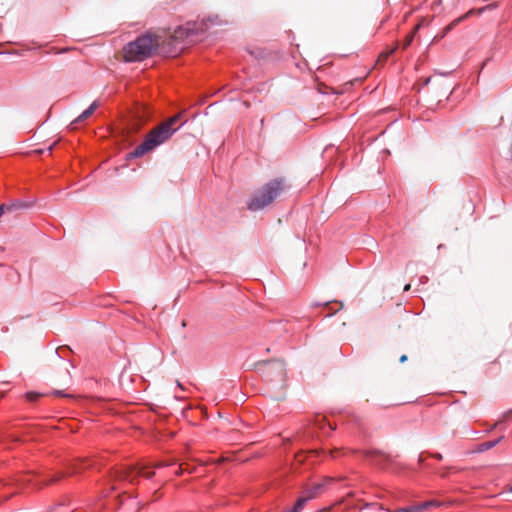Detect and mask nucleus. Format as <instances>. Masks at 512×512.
<instances>
[{"label":"nucleus","instance_id":"nucleus-1","mask_svg":"<svg viewBox=\"0 0 512 512\" xmlns=\"http://www.w3.org/2000/svg\"><path fill=\"white\" fill-rule=\"evenodd\" d=\"M181 119V114H175L165 120L161 125L153 129L146 139L127 155V159H136L154 151L156 148L168 141L181 127L185 121L175 127Z\"/></svg>","mask_w":512,"mask_h":512},{"label":"nucleus","instance_id":"nucleus-2","mask_svg":"<svg viewBox=\"0 0 512 512\" xmlns=\"http://www.w3.org/2000/svg\"><path fill=\"white\" fill-rule=\"evenodd\" d=\"M288 188L284 178H274L250 195L246 202V208L251 212L260 211L285 193Z\"/></svg>","mask_w":512,"mask_h":512},{"label":"nucleus","instance_id":"nucleus-3","mask_svg":"<svg viewBox=\"0 0 512 512\" xmlns=\"http://www.w3.org/2000/svg\"><path fill=\"white\" fill-rule=\"evenodd\" d=\"M158 49H160L158 36L146 31L135 40L128 42L123 51L126 62H138L152 57Z\"/></svg>","mask_w":512,"mask_h":512},{"label":"nucleus","instance_id":"nucleus-4","mask_svg":"<svg viewBox=\"0 0 512 512\" xmlns=\"http://www.w3.org/2000/svg\"><path fill=\"white\" fill-rule=\"evenodd\" d=\"M218 15L208 16L203 18L201 21L187 22L185 26L178 28V37H185L190 42L198 40V38L204 35L212 25H219Z\"/></svg>","mask_w":512,"mask_h":512},{"label":"nucleus","instance_id":"nucleus-5","mask_svg":"<svg viewBox=\"0 0 512 512\" xmlns=\"http://www.w3.org/2000/svg\"><path fill=\"white\" fill-rule=\"evenodd\" d=\"M94 466V461L89 459H77L75 461L69 462L66 466L65 471L57 472L53 475H49L45 480V484L56 482L68 475L78 474L88 468Z\"/></svg>","mask_w":512,"mask_h":512},{"label":"nucleus","instance_id":"nucleus-6","mask_svg":"<svg viewBox=\"0 0 512 512\" xmlns=\"http://www.w3.org/2000/svg\"><path fill=\"white\" fill-rule=\"evenodd\" d=\"M336 429V423L330 422L326 416L316 414L311 420L307 433L311 437L329 436Z\"/></svg>","mask_w":512,"mask_h":512},{"label":"nucleus","instance_id":"nucleus-7","mask_svg":"<svg viewBox=\"0 0 512 512\" xmlns=\"http://www.w3.org/2000/svg\"><path fill=\"white\" fill-rule=\"evenodd\" d=\"M153 466L149 464H138L121 472V477L131 483H135L139 477L150 479L154 476Z\"/></svg>","mask_w":512,"mask_h":512},{"label":"nucleus","instance_id":"nucleus-8","mask_svg":"<svg viewBox=\"0 0 512 512\" xmlns=\"http://www.w3.org/2000/svg\"><path fill=\"white\" fill-rule=\"evenodd\" d=\"M364 457L382 470L388 469L393 464L391 457L379 450H367L364 452Z\"/></svg>","mask_w":512,"mask_h":512},{"label":"nucleus","instance_id":"nucleus-9","mask_svg":"<svg viewBox=\"0 0 512 512\" xmlns=\"http://www.w3.org/2000/svg\"><path fill=\"white\" fill-rule=\"evenodd\" d=\"M35 200H21V199H14L8 203L1 204L5 207V213L10 211H16V210H26L30 209L34 206Z\"/></svg>","mask_w":512,"mask_h":512},{"label":"nucleus","instance_id":"nucleus-10","mask_svg":"<svg viewBox=\"0 0 512 512\" xmlns=\"http://www.w3.org/2000/svg\"><path fill=\"white\" fill-rule=\"evenodd\" d=\"M259 366L269 365L275 371L278 377L282 378L285 374V363L279 359H272L258 363Z\"/></svg>","mask_w":512,"mask_h":512},{"label":"nucleus","instance_id":"nucleus-11","mask_svg":"<svg viewBox=\"0 0 512 512\" xmlns=\"http://www.w3.org/2000/svg\"><path fill=\"white\" fill-rule=\"evenodd\" d=\"M99 107V101L94 100L88 108H86L75 120L76 123L82 122L86 119H88L95 110Z\"/></svg>","mask_w":512,"mask_h":512},{"label":"nucleus","instance_id":"nucleus-12","mask_svg":"<svg viewBox=\"0 0 512 512\" xmlns=\"http://www.w3.org/2000/svg\"><path fill=\"white\" fill-rule=\"evenodd\" d=\"M324 483H315L303 491L307 496H311V500L324 490Z\"/></svg>","mask_w":512,"mask_h":512},{"label":"nucleus","instance_id":"nucleus-13","mask_svg":"<svg viewBox=\"0 0 512 512\" xmlns=\"http://www.w3.org/2000/svg\"><path fill=\"white\" fill-rule=\"evenodd\" d=\"M466 16H462V17H459L457 19H455L454 21H452L450 24H448L447 26H445L441 32H439L437 34V36L435 38H438V39H442L444 38L450 31H452L454 29V27L456 25H458L463 19H465Z\"/></svg>","mask_w":512,"mask_h":512},{"label":"nucleus","instance_id":"nucleus-14","mask_svg":"<svg viewBox=\"0 0 512 512\" xmlns=\"http://www.w3.org/2000/svg\"><path fill=\"white\" fill-rule=\"evenodd\" d=\"M310 500H311V496H307L303 492V494L296 499L294 505L292 506L294 512H300L304 508L306 503Z\"/></svg>","mask_w":512,"mask_h":512},{"label":"nucleus","instance_id":"nucleus-15","mask_svg":"<svg viewBox=\"0 0 512 512\" xmlns=\"http://www.w3.org/2000/svg\"><path fill=\"white\" fill-rule=\"evenodd\" d=\"M419 508V512H424L426 510H430L432 508L440 506V502L437 500H427L421 503H416Z\"/></svg>","mask_w":512,"mask_h":512},{"label":"nucleus","instance_id":"nucleus-16","mask_svg":"<svg viewBox=\"0 0 512 512\" xmlns=\"http://www.w3.org/2000/svg\"><path fill=\"white\" fill-rule=\"evenodd\" d=\"M338 415H339V418L343 421L347 420L348 422H353V423H357L359 421V419L356 415H354L353 413L346 411V410L339 411Z\"/></svg>","mask_w":512,"mask_h":512},{"label":"nucleus","instance_id":"nucleus-17","mask_svg":"<svg viewBox=\"0 0 512 512\" xmlns=\"http://www.w3.org/2000/svg\"><path fill=\"white\" fill-rule=\"evenodd\" d=\"M494 448L493 444L491 443V441H486V442H482V443H479L476 448H475V452L477 453H483L485 451H488L490 449Z\"/></svg>","mask_w":512,"mask_h":512},{"label":"nucleus","instance_id":"nucleus-18","mask_svg":"<svg viewBox=\"0 0 512 512\" xmlns=\"http://www.w3.org/2000/svg\"><path fill=\"white\" fill-rule=\"evenodd\" d=\"M391 512H419V508L417 507V504H412L397 508Z\"/></svg>","mask_w":512,"mask_h":512},{"label":"nucleus","instance_id":"nucleus-19","mask_svg":"<svg viewBox=\"0 0 512 512\" xmlns=\"http://www.w3.org/2000/svg\"><path fill=\"white\" fill-rule=\"evenodd\" d=\"M55 352L59 358H64L71 352V348L69 346H60L55 350Z\"/></svg>","mask_w":512,"mask_h":512},{"label":"nucleus","instance_id":"nucleus-20","mask_svg":"<svg viewBox=\"0 0 512 512\" xmlns=\"http://www.w3.org/2000/svg\"><path fill=\"white\" fill-rule=\"evenodd\" d=\"M333 301H326L324 303H321V302H314L312 303V307L316 308V307H320V306H324L326 308H328L330 306V304L332 303ZM335 303H338L340 305V309H342L344 307V304L342 301H334Z\"/></svg>","mask_w":512,"mask_h":512},{"label":"nucleus","instance_id":"nucleus-21","mask_svg":"<svg viewBox=\"0 0 512 512\" xmlns=\"http://www.w3.org/2000/svg\"><path fill=\"white\" fill-rule=\"evenodd\" d=\"M25 397L29 402H36L41 397V394L38 392L29 391L25 394Z\"/></svg>","mask_w":512,"mask_h":512},{"label":"nucleus","instance_id":"nucleus-22","mask_svg":"<svg viewBox=\"0 0 512 512\" xmlns=\"http://www.w3.org/2000/svg\"><path fill=\"white\" fill-rule=\"evenodd\" d=\"M419 28H420V25H418V26L415 28V30H414V32H413V33H411L410 35H408V36L405 38L404 46H403V48H404V49H405V48H407V47H409V46L411 45V43L413 42V39H414V35H415V33L418 31V29H419Z\"/></svg>","mask_w":512,"mask_h":512},{"label":"nucleus","instance_id":"nucleus-23","mask_svg":"<svg viewBox=\"0 0 512 512\" xmlns=\"http://www.w3.org/2000/svg\"><path fill=\"white\" fill-rule=\"evenodd\" d=\"M179 468L183 471V472H189V473H192L195 469L194 465L189 463V462H183L180 464Z\"/></svg>","mask_w":512,"mask_h":512},{"label":"nucleus","instance_id":"nucleus-24","mask_svg":"<svg viewBox=\"0 0 512 512\" xmlns=\"http://www.w3.org/2000/svg\"><path fill=\"white\" fill-rule=\"evenodd\" d=\"M9 382L0 383V396H4V394L8 391Z\"/></svg>","mask_w":512,"mask_h":512},{"label":"nucleus","instance_id":"nucleus-25","mask_svg":"<svg viewBox=\"0 0 512 512\" xmlns=\"http://www.w3.org/2000/svg\"><path fill=\"white\" fill-rule=\"evenodd\" d=\"M505 439V436L504 435H501L499 436L498 438L494 439V440H490L491 443L493 444V446H497L500 442H502L503 440Z\"/></svg>","mask_w":512,"mask_h":512},{"label":"nucleus","instance_id":"nucleus-26","mask_svg":"<svg viewBox=\"0 0 512 512\" xmlns=\"http://www.w3.org/2000/svg\"><path fill=\"white\" fill-rule=\"evenodd\" d=\"M427 455H428V456H431V457H433V458H435V459H437V460H439V461H441V460L443 459L442 454H441V453H438V452L433 453V454H427Z\"/></svg>","mask_w":512,"mask_h":512},{"label":"nucleus","instance_id":"nucleus-27","mask_svg":"<svg viewBox=\"0 0 512 512\" xmlns=\"http://www.w3.org/2000/svg\"><path fill=\"white\" fill-rule=\"evenodd\" d=\"M424 455H425V452H421V453L419 454V456H418V463H419L420 465H423V464H424V460H425V456H424Z\"/></svg>","mask_w":512,"mask_h":512},{"label":"nucleus","instance_id":"nucleus-28","mask_svg":"<svg viewBox=\"0 0 512 512\" xmlns=\"http://www.w3.org/2000/svg\"><path fill=\"white\" fill-rule=\"evenodd\" d=\"M263 54H264V52L262 50H257L255 52H252V55L255 56L256 58H262Z\"/></svg>","mask_w":512,"mask_h":512},{"label":"nucleus","instance_id":"nucleus-29","mask_svg":"<svg viewBox=\"0 0 512 512\" xmlns=\"http://www.w3.org/2000/svg\"><path fill=\"white\" fill-rule=\"evenodd\" d=\"M125 371H126V365L122 368V371H121V373H120V375H119V381H120V382H122V381H123Z\"/></svg>","mask_w":512,"mask_h":512},{"label":"nucleus","instance_id":"nucleus-30","mask_svg":"<svg viewBox=\"0 0 512 512\" xmlns=\"http://www.w3.org/2000/svg\"><path fill=\"white\" fill-rule=\"evenodd\" d=\"M419 282H420L421 284L427 283V282H428V277H427V276H421V277L419 278Z\"/></svg>","mask_w":512,"mask_h":512},{"label":"nucleus","instance_id":"nucleus-31","mask_svg":"<svg viewBox=\"0 0 512 512\" xmlns=\"http://www.w3.org/2000/svg\"><path fill=\"white\" fill-rule=\"evenodd\" d=\"M407 359H408V358H407V355L403 354V355L400 357L399 362H400V363H404V362H406V361H407Z\"/></svg>","mask_w":512,"mask_h":512},{"label":"nucleus","instance_id":"nucleus-32","mask_svg":"<svg viewBox=\"0 0 512 512\" xmlns=\"http://www.w3.org/2000/svg\"><path fill=\"white\" fill-rule=\"evenodd\" d=\"M54 394L57 395V396H63L64 395V391H62V390H55Z\"/></svg>","mask_w":512,"mask_h":512},{"label":"nucleus","instance_id":"nucleus-33","mask_svg":"<svg viewBox=\"0 0 512 512\" xmlns=\"http://www.w3.org/2000/svg\"><path fill=\"white\" fill-rule=\"evenodd\" d=\"M5 214V207L0 204V217Z\"/></svg>","mask_w":512,"mask_h":512},{"label":"nucleus","instance_id":"nucleus-34","mask_svg":"<svg viewBox=\"0 0 512 512\" xmlns=\"http://www.w3.org/2000/svg\"><path fill=\"white\" fill-rule=\"evenodd\" d=\"M400 470V466L399 465H394L393 468H392V472H397Z\"/></svg>","mask_w":512,"mask_h":512},{"label":"nucleus","instance_id":"nucleus-35","mask_svg":"<svg viewBox=\"0 0 512 512\" xmlns=\"http://www.w3.org/2000/svg\"><path fill=\"white\" fill-rule=\"evenodd\" d=\"M498 424H499V422H497V423H495L494 425H492V426L488 429V432H490V431L494 430V429L497 427V425H498Z\"/></svg>","mask_w":512,"mask_h":512},{"label":"nucleus","instance_id":"nucleus-36","mask_svg":"<svg viewBox=\"0 0 512 512\" xmlns=\"http://www.w3.org/2000/svg\"><path fill=\"white\" fill-rule=\"evenodd\" d=\"M337 311H338V310H336V311H332V312L328 313V314L326 315V317H331V316L335 315V314L337 313Z\"/></svg>","mask_w":512,"mask_h":512},{"label":"nucleus","instance_id":"nucleus-37","mask_svg":"<svg viewBox=\"0 0 512 512\" xmlns=\"http://www.w3.org/2000/svg\"><path fill=\"white\" fill-rule=\"evenodd\" d=\"M411 287V284H406L404 287V291H408Z\"/></svg>","mask_w":512,"mask_h":512},{"label":"nucleus","instance_id":"nucleus-38","mask_svg":"<svg viewBox=\"0 0 512 512\" xmlns=\"http://www.w3.org/2000/svg\"><path fill=\"white\" fill-rule=\"evenodd\" d=\"M338 453H339V451H334V452H332V453H331V456H332V457H337V456H338Z\"/></svg>","mask_w":512,"mask_h":512},{"label":"nucleus","instance_id":"nucleus-39","mask_svg":"<svg viewBox=\"0 0 512 512\" xmlns=\"http://www.w3.org/2000/svg\"><path fill=\"white\" fill-rule=\"evenodd\" d=\"M489 60H490V58H487V59L484 61L483 65H482V68H483L485 65H487V63H488V61H489Z\"/></svg>","mask_w":512,"mask_h":512},{"label":"nucleus","instance_id":"nucleus-40","mask_svg":"<svg viewBox=\"0 0 512 512\" xmlns=\"http://www.w3.org/2000/svg\"><path fill=\"white\" fill-rule=\"evenodd\" d=\"M282 512H294V510H293V508L291 507V508H289V509H287V510H284V511H282Z\"/></svg>","mask_w":512,"mask_h":512},{"label":"nucleus","instance_id":"nucleus-41","mask_svg":"<svg viewBox=\"0 0 512 512\" xmlns=\"http://www.w3.org/2000/svg\"><path fill=\"white\" fill-rule=\"evenodd\" d=\"M177 385L178 387H180L181 389H183L182 385L180 384V382H177Z\"/></svg>","mask_w":512,"mask_h":512},{"label":"nucleus","instance_id":"nucleus-42","mask_svg":"<svg viewBox=\"0 0 512 512\" xmlns=\"http://www.w3.org/2000/svg\"><path fill=\"white\" fill-rule=\"evenodd\" d=\"M446 475H447V472L441 474L442 477H445Z\"/></svg>","mask_w":512,"mask_h":512},{"label":"nucleus","instance_id":"nucleus-43","mask_svg":"<svg viewBox=\"0 0 512 512\" xmlns=\"http://www.w3.org/2000/svg\"><path fill=\"white\" fill-rule=\"evenodd\" d=\"M509 492H511V493H512V485H511V486H510V488H509Z\"/></svg>","mask_w":512,"mask_h":512}]
</instances>
